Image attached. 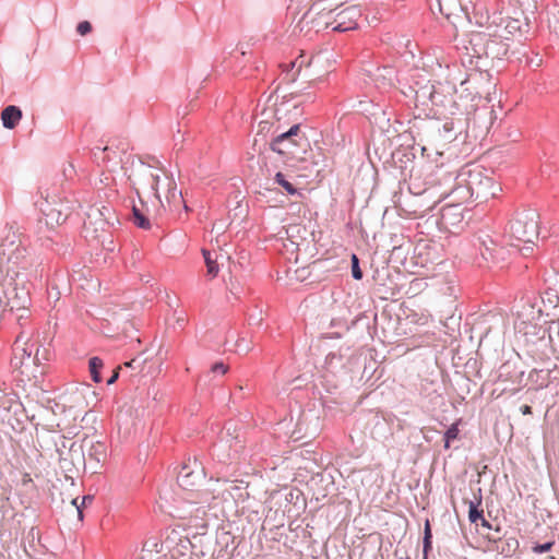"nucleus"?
<instances>
[{
    "instance_id": "23",
    "label": "nucleus",
    "mask_w": 559,
    "mask_h": 559,
    "mask_svg": "<svg viewBox=\"0 0 559 559\" xmlns=\"http://www.w3.org/2000/svg\"><path fill=\"white\" fill-rule=\"evenodd\" d=\"M152 174V167L150 165H145L142 160H140L139 166L133 169L132 174L129 175L128 179L132 182V187L136 185L148 186Z\"/></svg>"
},
{
    "instance_id": "30",
    "label": "nucleus",
    "mask_w": 559,
    "mask_h": 559,
    "mask_svg": "<svg viewBox=\"0 0 559 559\" xmlns=\"http://www.w3.org/2000/svg\"><path fill=\"white\" fill-rule=\"evenodd\" d=\"M343 366V355L341 352H329L325 355L324 367L329 370H334Z\"/></svg>"
},
{
    "instance_id": "51",
    "label": "nucleus",
    "mask_w": 559,
    "mask_h": 559,
    "mask_svg": "<svg viewBox=\"0 0 559 559\" xmlns=\"http://www.w3.org/2000/svg\"><path fill=\"white\" fill-rule=\"evenodd\" d=\"M76 501H78V499H73V500H72V504L76 508V511H78L79 518H80V519H82V516H83V514H82V510H81V507H79V506L76 504Z\"/></svg>"
},
{
    "instance_id": "46",
    "label": "nucleus",
    "mask_w": 559,
    "mask_h": 559,
    "mask_svg": "<svg viewBox=\"0 0 559 559\" xmlns=\"http://www.w3.org/2000/svg\"><path fill=\"white\" fill-rule=\"evenodd\" d=\"M205 496H206V492H201V493H198L197 499H190L189 497H187L186 499L190 500L192 502H197V503H205V502H209V499Z\"/></svg>"
},
{
    "instance_id": "11",
    "label": "nucleus",
    "mask_w": 559,
    "mask_h": 559,
    "mask_svg": "<svg viewBox=\"0 0 559 559\" xmlns=\"http://www.w3.org/2000/svg\"><path fill=\"white\" fill-rule=\"evenodd\" d=\"M439 12L448 20L451 16H457L459 13H464L465 17L472 23L474 15L478 14L480 7L479 0H435ZM430 8L433 10L432 0H430Z\"/></svg>"
},
{
    "instance_id": "6",
    "label": "nucleus",
    "mask_w": 559,
    "mask_h": 559,
    "mask_svg": "<svg viewBox=\"0 0 559 559\" xmlns=\"http://www.w3.org/2000/svg\"><path fill=\"white\" fill-rule=\"evenodd\" d=\"M506 233L512 241L511 246H518L514 241L523 242L525 246L522 250L532 251V245L539 237V214L535 209L516 211L510 219Z\"/></svg>"
},
{
    "instance_id": "15",
    "label": "nucleus",
    "mask_w": 559,
    "mask_h": 559,
    "mask_svg": "<svg viewBox=\"0 0 559 559\" xmlns=\"http://www.w3.org/2000/svg\"><path fill=\"white\" fill-rule=\"evenodd\" d=\"M498 380L511 384H525V370L520 361L508 360L498 370Z\"/></svg>"
},
{
    "instance_id": "60",
    "label": "nucleus",
    "mask_w": 559,
    "mask_h": 559,
    "mask_svg": "<svg viewBox=\"0 0 559 559\" xmlns=\"http://www.w3.org/2000/svg\"><path fill=\"white\" fill-rule=\"evenodd\" d=\"M92 498L90 496H84L83 503L91 501Z\"/></svg>"
},
{
    "instance_id": "59",
    "label": "nucleus",
    "mask_w": 559,
    "mask_h": 559,
    "mask_svg": "<svg viewBox=\"0 0 559 559\" xmlns=\"http://www.w3.org/2000/svg\"><path fill=\"white\" fill-rule=\"evenodd\" d=\"M92 498L90 496H84L83 503L91 501Z\"/></svg>"
},
{
    "instance_id": "12",
    "label": "nucleus",
    "mask_w": 559,
    "mask_h": 559,
    "mask_svg": "<svg viewBox=\"0 0 559 559\" xmlns=\"http://www.w3.org/2000/svg\"><path fill=\"white\" fill-rule=\"evenodd\" d=\"M362 9L360 4H353L340 11L333 10L332 14V31L334 32H348L358 29L362 24Z\"/></svg>"
},
{
    "instance_id": "49",
    "label": "nucleus",
    "mask_w": 559,
    "mask_h": 559,
    "mask_svg": "<svg viewBox=\"0 0 559 559\" xmlns=\"http://www.w3.org/2000/svg\"><path fill=\"white\" fill-rule=\"evenodd\" d=\"M431 548V538H424V552L427 554Z\"/></svg>"
},
{
    "instance_id": "44",
    "label": "nucleus",
    "mask_w": 559,
    "mask_h": 559,
    "mask_svg": "<svg viewBox=\"0 0 559 559\" xmlns=\"http://www.w3.org/2000/svg\"><path fill=\"white\" fill-rule=\"evenodd\" d=\"M229 498H233V495L229 489H224L218 491L216 496H213V499H221L223 501H227Z\"/></svg>"
},
{
    "instance_id": "9",
    "label": "nucleus",
    "mask_w": 559,
    "mask_h": 559,
    "mask_svg": "<svg viewBox=\"0 0 559 559\" xmlns=\"http://www.w3.org/2000/svg\"><path fill=\"white\" fill-rule=\"evenodd\" d=\"M332 14L333 10L322 7V1L314 2L295 25L294 33H302L305 29L307 33L311 29H314L316 33L325 28L332 29Z\"/></svg>"
},
{
    "instance_id": "31",
    "label": "nucleus",
    "mask_w": 559,
    "mask_h": 559,
    "mask_svg": "<svg viewBox=\"0 0 559 559\" xmlns=\"http://www.w3.org/2000/svg\"><path fill=\"white\" fill-rule=\"evenodd\" d=\"M274 181L281 187H283L288 194L295 195L298 193L297 188L286 179L283 173L277 171L274 176Z\"/></svg>"
},
{
    "instance_id": "29",
    "label": "nucleus",
    "mask_w": 559,
    "mask_h": 559,
    "mask_svg": "<svg viewBox=\"0 0 559 559\" xmlns=\"http://www.w3.org/2000/svg\"><path fill=\"white\" fill-rule=\"evenodd\" d=\"M542 301L546 308L559 306V292L557 288L547 287L542 294Z\"/></svg>"
},
{
    "instance_id": "40",
    "label": "nucleus",
    "mask_w": 559,
    "mask_h": 559,
    "mask_svg": "<svg viewBox=\"0 0 559 559\" xmlns=\"http://www.w3.org/2000/svg\"><path fill=\"white\" fill-rule=\"evenodd\" d=\"M76 32L81 36H85L92 32V24L88 21H82L78 24Z\"/></svg>"
},
{
    "instance_id": "26",
    "label": "nucleus",
    "mask_w": 559,
    "mask_h": 559,
    "mask_svg": "<svg viewBox=\"0 0 559 559\" xmlns=\"http://www.w3.org/2000/svg\"><path fill=\"white\" fill-rule=\"evenodd\" d=\"M132 222L138 228L145 230L151 228V221L147 214L136 205L132 206Z\"/></svg>"
},
{
    "instance_id": "42",
    "label": "nucleus",
    "mask_w": 559,
    "mask_h": 559,
    "mask_svg": "<svg viewBox=\"0 0 559 559\" xmlns=\"http://www.w3.org/2000/svg\"><path fill=\"white\" fill-rule=\"evenodd\" d=\"M92 450H94L95 460L96 462H100L105 457V449L102 443H96L92 447Z\"/></svg>"
},
{
    "instance_id": "24",
    "label": "nucleus",
    "mask_w": 559,
    "mask_h": 559,
    "mask_svg": "<svg viewBox=\"0 0 559 559\" xmlns=\"http://www.w3.org/2000/svg\"><path fill=\"white\" fill-rule=\"evenodd\" d=\"M551 373L550 369H532L525 374V384H552Z\"/></svg>"
},
{
    "instance_id": "19",
    "label": "nucleus",
    "mask_w": 559,
    "mask_h": 559,
    "mask_svg": "<svg viewBox=\"0 0 559 559\" xmlns=\"http://www.w3.org/2000/svg\"><path fill=\"white\" fill-rule=\"evenodd\" d=\"M396 70L392 66H382L377 67L376 70L371 73L370 78L376 83L379 88H389L392 87L396 81Z\"/></svg>"
},
{
    "instance_id": "16",
    "label": "nucleus",
    "mask_w": 559,
    "mask_h": 559,
    "mask_svg": "<svg viewBox=\"0 0 559 559\" xmlns=\"http://www.w3.org/2000/svg\"><path fill=\"white\" fill-rule=\"evenodd\" d=\"M204 477L205 475L203 468L197 466V468L193 469L191 468V466L185 465L180 469L177 479L179 486L183 490L188 492H193L195 491V487L203 481Z\"/></svg>"
},
{
    "instance_id": "4",
    "label": "nucleus",
    "mask_w": 559,
    "mask_h": 559,
    "mask_svg": "<svg viewBox=\"0 0 559 559\" xmlns=\"http://www.w3.org/2000/svg\"><path fill=\"white\" fill-rule=\"evenodd\" d=\"M34 259L15 233L8 234L0 243V276L28 275Z\"/></svg>"
},
{
    "instance_id": "20",
    "label": "nucleus",
    "mask_w": 559,
    "mask_h": 559,
    "mask_svg": "<svg viewBox=\"0 0 559 559\" xmlns=\"http://www.w3.org/2000/svg\"><path fill=\"white\" fill-rule=\"evenodd\" d=\"M411 92H414V100L416 106H428L429 103L432 105L438 104L439 94L435 91L433 85L426 84L417 90L409 87Z\"/></svg>"
},
{
    "instance_id": "8",
    "label": "nucleus",
    "mask_w": 559,
    "mask_h": 559,
    "mask_svg": "<svg viewBox=\"0 0 559 559\" xmlns=\"http://www.w3.org/2000/svg\"><path fill=\"white\" fill-rule=\"evenodd\" d=\"M461 182L469 185L471 193L474 194L475 200H487L493 198L500 190L497 183L493 182L491 177L485 176L479 169H471L463 167L460 170Z\"/></svg>"
},
{
    "instance_id": "63",
    "label": "nucleus",
    "mask_w": 559,
    "mask_h": 559,
    "mask_svg": "<svg viewBox=\"0 0 559 559\" xmlns=\"http://www.w3.org/2000/svg\"><path fill=\"white\" fill-rule=\"evenodd\" d=\"M555 281H556V282H559V278H558V275H557V274H555Z\"/></svg>"
},
{
    "instance_id": "54",
    "label": "nucleus",
    "mask_w": 559,
    "mask_h": 559,
    "mask_svg": "<svg viewBox=\"0 0 559 559\" xmlns=\"http://www.w3.org/2000/svg\"><path fill=\"white\" fill-rule=\"evenodd\" d=\"M133 189H134V191H135L136 195H138V197H140V191H139V189H138L135 186L133 187ZM139 201H140V203H141V205H144V202H143L142 198H139Z\"/></svg>"
},
{
    "instance_id": "43",
    "label": "nucleus",
    "mask_w": 559,
    "mask_h": 559,
    "mask_svg": "<svg viewBox=\"0 0 559 559\" xmlns=\"http://www.w3.org/2000/svg\"><path fill=\"white\" fill-rule=\"evenodd\" d=\"M263 321V318H262V314H261V311L255 314V313H252L249 316V324L250 325H260Z\"/></svg>"
},
{
    "instance_id": "35",
    "label": "nucleus",
    "mask_w": 559,
    "mask_h": 559,
    "mask_svg": "<svg viewBox=\"0 0 559 559\" xmlns=\"http://www.w3.org/2000/svg\"><path fill=\"white\" fill-rule=\"evenodd\" d=\"M159 175L158 174H152V177L150 178L148 187L151 191L153 192L155 199H157L158 202H160V197L158 194V183H159Z\"/></svg>"
},
{
    "instance_id": "58",
    "label": "nucleus",
    "mask_w": 559,
    "mask_h": 559,
    "mask_svg": "<svg viewBox=\"0 0 559 559\" xmlns=\"http://www.w3.org/2000/svg\"><path fill=\"white\" fill-rule=\"evenodd\" d=\"M411 41L409 40H406V43L404 44L403 41H399L397 45L399 46H405V48H408Z\"/></svg>"
},
{
    "instance_id": "50",
    "label": "nucleus",
    "mask_w": 559,
    "mask_h": 559,
    "mask_svg": "<svg viewBox=\"0 0 559 559\" xmlns=\"http://www.w3.org/2000/svg\"><path fill=\"white\" fill-rule=\"evenodd\" d=\"M551 371L554 373H551L550 379H552V384H555V382L559 380V369H554Z\"/></svg>"
},
{
    "instance_id": "13",
    "label": "nucleus",
    "mask_w": 559,
    "mask_h": 559,
    "mask_svg": "<svg viewBox=\"0 0 559 559\" xmlns=\"http://www.w3.org/2000/svg\"><path fill=\"white\" fill-rule=\"evenodd\" d=\"M329 55V50L319 51L317 55L311 57L300 52L294 60L288 63L281 64V68L285 73L284 80L287 82H295L304 67H311L322 62L323 60H328Z\"/></svg>"
},
{
    "instance_id": "33",
    "label": "nucleus",
    "mask_w": 559,
    "mask_h": 559,
    "mask_svg": "<svg viewBox=\"0 0 559 559\" xmlns=\"http://www.w3.org/2000/svg\"><path fill=\"white\" fill-rule=\"evenodd\" d=\"M484 512L483 510H478L477 504H475L473 501L469 502L468 508V519L472 523L478 524L480 519H483Z\"/></svg>"
},
{
    "instance_id": "38",
    "label": "nucleus",
    "mask_w": 559,
    "mask_h": 559,
    "mask_svg": "<svg viewBox=\"0 0 559 559\" xmlns=\"http://www.w3.org/2000/svg\"><path fill=\"white\" fill-rule=\"evenodd\" d=\"M228 371V366L225 365L222 361H217L212 365L210 372L217 376V374H225Z\"/></svg>"
},
{
    "instance_id": "18",
    "label": "nucleus",
    "mask_w": 559,
    "mask_h": 559,
    "mask_svg": "<svg viewBox=\"0 0 559 559\" xmlns=\"http://www.w3.org/2000/svg\"><path fill=\"white\" fill-rule=\"evenodd\" d=\"M463 222V213L459 204H450L441 210L440 225L442 228L452 231V228H459Z\"/></svg>"
},
{
    "instance_id": "2",
    "label": "nucleus",
    "mask_w": 559,
    "mask_h": 559,
    "mask_svg": "<svg viewBox=\"0 0 559 559\" xmlns=\"http://www.w3.org/2000/svg\"><path fill=\"white\" fill-rule=\"evenodd\" d=\"M483 9L484 7L480 4L478 14L473 17L475 24L484 27L483 31H479L480 33L495 39L507 40L509 44L511 40L522 43L533 35L530 19L523 13H520L519 16H503L500 12L484 14Z\"/></svg>"
},
{
    "instance_id": "34",
    "label": "nucleus",
    "mask_w": 559,
    "mask_h": 559,
    "mask_svg": "<svg viewBox=\"0 0 559 559\" xmlns=\"http://www.w3.org/2000/svg\"><path fill=\"white\" fill-rule=\"evenodd\" d=\"M350 267H352V276L353 278L359 281L364 276V273L360 269V265H359V259L356 254H352V258H350Z\"/></svg>"
},
{
    "instance_id": "21",
    "label": "nucleus",
    "mask_w": 559,
    "mask_h": 559,
    "mask_svg": "<svg viewBox=\"0 0 559 559\" xmlns=\"http://www.w3.org/2000/svg\"><path fill=\"white\" fill-rule=\"evenodd\" d=\"M444 195L451 197L454 202L463 203L471 199H474V194L471 193L469 185L466 182H461L460 180V173L454 178V186L450 190V192L445 193Z\"/></svg>"
},
{
    "instance_id": "27",
    "label": "nucleus",
    "mask_w": 559,
    "mask_h": 559,
    "mask_svg": "<svg viewBox=\"0 0 559 559\" xmlns=\"http://www.w3.org/2000/svg\"><path fill=\"white\" fill-rule=\"evenodd\" d=\"M104 369V361L102 358L94 356L88 360V371L91 379L95 383H99L102 381V370Z\"/></svg>"
},
{
    "instance_id": "22",
    "label": "nucleus",
    "mask_w": 559,
    "mask_h": 559,
    "mask_svg": "<svg viewBox=\"0 0 559 559\" xmlns=\"http://www.w3.org/2000/svg\"><path fill=\"white\" fill-rule=\"evenodd\" d=\"M22 110L15 105H9L1 112V121L5 129H14L22 119Z\"/></svg>"
},
{
    "instance_id": "57",
    "label": "nucleus",
    "mask_w": 559,
    "mask_h": 559,
    "mask_svg": "<svg viewBox=\"0 0 559 559\" xmlns=\"http://www.w3.org/2000/svg\"><path fill=\"white\" fill-rule=\"evenodd\" d=\"M390 40H391V37H390V35H389V34H386V35L382 38V43H384V44H389V43H390Z\"/></svg>"
},
{
    "instance_id": "10",
    "label": "nucleus",
    "mask_w": 559,
    "mask_h": 559,
    "mask_svg": "<svg viewBox=\"0 0 559 559\" xmlns=\"http://www.w3.org/2000/svg\"><path fill=\"white\" fill-rule=\"evenodd\" d=\"M280 129V123H275L273 121H270L269 119L261 120L258 123L257 134L252 143V151L258 154L259 163H262L264 165L267 175L271 174V170L267 167V147L270 144V140L274 138V134L278 133Z\"/></svg>"
},
{
    "instance_id": "53",
    "label": "nucleus",
    "mask_w": 559,
    "mask_h": 559,
    "mask_svg": "<svg viewBox=\"0 0 559 559\" xmlns=\"http://www.w3.org/2000/svg\"><path fill=\"white\" fill-rule=\"evenodd\" d=\"M480 524L484 527L490 528L489 522L484 516H483V519H480Z\"/></svg>"
},
{
    "instance_id": "48",
    "label": "nucleus",
    "mask_w": 559,
    "mask_h": 559,
    "mask_svg": "<svg viewBox=\"0 0 559 559\" xmlns=\"http://www.w3.org/2000/svg\"><path fill=\"white\" fill-rule=\"evenodd\" d=\"M431 537H432V535H431L430 524H429V521H426L424 538H431Z\"/></svg>"
},
{
    "instance_id": "61",
    "label": "nucleus",
    "mask_w": 559,
    "mask_h": 559,
    "mask_svg": "<svg viewBox=\"0 0 559 559\" xmlns=\"http://www.w3.org/2000/svg\"><path fill=\"white\" fill-rule=\"evenodd\" d=\"M64 175L67 176L70 173V169H63Z\"/></svg>"
},
{
    "instance_id": "47",
    "label": "nucleus",
    "mask_w": 559,
    "mask_h": 559,
    "mask_svg": "<svg viewBox=\"0 0 559 559\" xmlns=\"http://www.w3.org/2000/svg\"><path fill=\"white\" fill-rule=\"evenodd\" d=\"M176 323L178 324L179 328H183L187 323V318L185 317V314L181 312L177 319H176Z\"/></svg>"
},
{
    "instance_id": "14",
    "label": "nucleus",
    "mask_w": 559,
    "mask_h": 559,
    "mask_svg": "<svg viewBox=\"0 0 559 559\" xmlns=\"http://www.w3.org/2000/svg\"><path fill=\"white\" fill-rule=\"evenodd\" d=\"M41 201L36 200L34 202L35 206L38 207V210L45 215L46 223L48 225H60L64 223L70 214V207L63 203L59 202V207L53 206L56 205V201H49V195L46 194V197L40 193Z\"/></svg>"
},
{
    "instance_id": "36",
    "label": "nucleus",
    "mask_w": 559,
    "mask_h": 559,
    "mask_svg": "<svg viewBox=\"0 0 559 559\" xmlns=\"http://www.w3.org/2000/svg\"><path fill=\"white\" fill-rule=\"evenodd\" d=\"M459 436L457 424L451 425V427L447 430L445 437V448L450 447V441L456 439Z\"/></svg>"
},
{
    "instance_id": "17",
    "label": "nucleus",
    "mask_w": 559,
    "mask_h": 559,
    "mask_svg": "<svg viewBox=\"0 0 559 559\" xmlns=\"http://www.w3.org/2000/svg\"><path fill=\"white\" fill-rule=\"evenodd\" d=\"M136 362L133 364V367L128 369V372L124 373L123 381L138 382L139 384H147L148 382L154 380L155 374L160 372L159 368H153L152 365H145L141 368L139 372H134L141 365L138 358Z\"/></svg>"
},
{
    "instance_id": "1",
    "label": "nucleus",
    "mask_w": 559,
    "mask_h": 559,
    "mask_svg": "<svg viewBox=\"0 0 559 559\" xmlns=\"http://www.w3.org/2000/svg\"><path fill=\"white\" fill-rule=\"evenodd\" d=\"M50 356L51 353L48 347L21 332L14 342L11 359L14 381L21 384L51 382V379H46V367L43 364V361H48Z\"/></svg>"
},
{
    "instance_id": "45",
    "label": "nucleus",
    "mask_w": 559,
    "mask_h": 559,
    "mask_svg": "<svg viewBox=\"0 0 559 559\" xmlns=\"http://www.w3.org/2000/svg\"><path fill=\"white\" fill-rule=\"evenodd\" d=\"M379 19L374 14L371 16L369 14H366L365 17L362 16V23H366L369 26L376 25Z\"/></svg>"
},
{
    "instance_id": "28",
    "label": "nucleus",
    "mask_w": 559,
    "mask_h": 559,
    "mask_svg": "<svg viewBox=\"0 0 559 559\" xmlns=\"http://www.w3.org/2000/svg\"><path fill=\"white\" fill-rule=\"evenodd\" d=\"M136 362V359H132L123 364V366H118L111 369V374L107 379L105 384H115L119 379L124 378V373L128 372V369L133 367V364Z\"/></svg>"
},
{
    "instance_id": "32",
    "label": "nucleus",
    "mask_w": 559,
    "mask_h": 559,
    "mask_svg": "<svg viewBox=\"0 0 559 559\" xmlns=\"http://www.w3.org/2000/svg\"><path fill=\"white\" fill-rule=\"evenodd\" d=\"M202 253L206 264L207 274L212 277H215L218 273V264L215 260L212 259L211 252L209 250L203 249Z\"/></svg>"
},
{
    "instance_id": "62",
    "label": "nucleus",
    "mask_w": 559,
    "mask_h": 559,
    "mask_svg": "<svg viewBox=\"0 0 559 559\" xmlns=\"http://www.w3.org/2000/svg\"><path fill=\"white\" fill-rule=\"evenodd\" d=\"M64 175L67 176L70 173V169H63Z\"/></svg>"
},
{
    "instance_id": "7",
    "label": "nucleus",
    "mask_w": 559,
    "mask_h": 559,
    "mask_svg": "<svg viewBox=\"0 0 559 559\" xmlns=\"http://www.w3.org/2000/svg\"><path fill=\"white\" fill-rule=\"evenodd\" d=\"M307 139L300 131V124L295 123L288 130L280 129L277 134L270 140L269 152L283 156L286 160L298 158V148L306 143Z\"/></svg>"
},
{
    "instance_id": "55",
    "label": "nucleus",
    "mask_w": 559,
    "mask_h": 559,
    "mask_svg": "<svg viewBox=\"0 0 559 559\" xmlns=\"http://www.w3.org/2000/svg\"><path fill=\"white\" fill-rule=\"evenodd\" d=\"M133 189H134V191H135L136 195H138V197H140V191H139V189H138L135 186L133 187ZM139 201H140V203H141V205H144V202H143L142 198H139Z\"/></svg>"
},
{
    "instance_id": "41",
    "label": "nucleus",
    "mask_w": 559,
    "mask_h": 559,
    "mask_svg": "<svg viewBox=\"0 0 559 559\" xmlns=\"http://www.w3.org/2000/svg\"><path fill=\"white\" fill-rule=\"evenodd\" d=\"M552 546H554V542H548L545 544H536L535 546H533L532 550L536 554H543V552H547V551L551 550Z\"/></svg>"
},
{
    "instance_id": "64",
    "label": "nucleus",
    "mask_w": 559,
    "mask_h": 559,
    "mask_svg": "<svg viewBox=\"0 0 559 559\" xmlns=\"http://www.w3.org/2000/svg\"><path fill=\"white\" fill-rule=\"evenodd\" d=\"M548 559H557V558H556V557H554V556H550V557H548Z\"/></svg>"
},
{
    "instance_id": "56",
    "label": "nucleus",
    "mask_w": 559,
    "mask_h": 559,
    "mask_svg": "<svg viewBox=\"0 0 559 559\" xmlns=\"http://www.w3.org/2000/svg\"><path fill=\"white\" fill-rule=\"evenodd\" d=\"M133 189H134V191H135L136 195H138V197H140V191H139V189H138L135 186L133 187ZM139 201H140V203H141V205H144V202H143L142 198H139Z\"/></svg>"
},
{
    "instance_id": "52",
    "label": "nucleus",
    "mask_w": 559,
    "mask_h": 559,
    "mask_svg": "<svg viewBox=\"0 0 559 559\" xmlns=\"http://www.w3.org/2000/svg\"><path fill=\"white\" fill-rule=\"evenodd\" d=\"M521 411H522V413H523L524 415H528V414H531V413H532V408H531V406H528V405H524V406H522V407H521Z\"/></svg>"
},
{
    "instance_id": "37",
    "label": "nucleus",
    "mask_w": 559,
    "mask_h": 559,
    "mask_svg": "<svg viewBox=\"0 0 559 559\" xmlns=\"http://www.w3.org/2000/svg\"><path fill=\"white\" fill-rule=\"evenodd\" d=\"M454 130V122L453 121H447L443 123L442 126V131H443V138L447 140V141H453L455 140V135H452V131Z\"/></svg>"
},
{
    "instance_id": "5",
    "label": "nucleus",
    "mask_w": 559,
    "mask_h": 559,
    "mask_svg": "<svg viewBox=\"0 0 559 559\" xmlns=\"http://www.w3.org/2000/svg\"><path fill=\"white\" fill-rule=\"evenodd\" d=\"M468 45L465 47L466 56L469 58L468 62L478 70L486 66L487 59L503 61L510 50V44L507 40L495 39L480 32L469 34Z\"/></svg>"
},
{
    "instance_id": "25",
    "label": "nucleus",
    "mask_w": 559,
    "mask_h": 559,
    "mask_svg": "<svg viewBox=\"0 0 559 559\" xmlns=\"http://www.w3.org/2000/svg\"><path fill=\"white\" fill-rule=\"evenodd\" d=\"M430 377L424 379L426 381V384H438L441 382V384H448V381L451 382L450 379L443 373V370L438 366V364L435 361L430 366Z\"/></svg>"
},
{
    "instance_id": "3",
    "label": "nucleus",
    "mask_w": 559,
    "mask_h": 559,
    "mask_svg": "<svg viewBox=\"0 0 559 559\" xmlns=\"http://www.w3.org/2000/svg\"><path fill=\"white\" fill-rule=\"evenodd\" d=\"M31 282L28 275L0 276V308L2 314L16 313L17 323L23 326L29 317Z\"/></svg>"
},
{
    "instance_id": "39",
    "label": "nucleus",
    "mask_w": 559,
    "mask_h": 559,
    "mask_svg": "<svg viewBox=\"0 0 559 559\" xmlns=\"http://www.w3.org/2000/svg\"><path fill=\"white\" fill-rule=\"evenodd\" d=\"M235 346V352L238 354H247L251 349L249 343L246 342L245 338H238Z\"/></svg>"
}]
</instances>
